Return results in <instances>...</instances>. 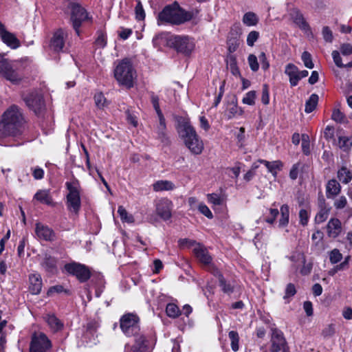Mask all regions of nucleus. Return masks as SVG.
I'll return each instance as SVG.
<instances>
[{"mask_svg": "<svg viewBox=\"0 0 352 352\" xmlns=\"http://www.w3.org/2000/svg\"><path fill=\"white\" fill-rule=\"evenodd\" d=\"M94 98L97 107L101 109L105 106L107 100L102 92L96 93Z\"/></svg>", "mask_w": 352, "mask_h": 352, "instance_id": "obj_44", "label": "nucleus"}, {"mask_svg": "<svg viewBox=\"0 0 352 352\" xmlns=\"http://www.w3.org/2000/svg\"><path fill=\"white\" fill-rule=\"evenodd\" d=\"M342 258V254L338 249H333L329 254V260L331 263L335 264L340 261Z\"/></svg>", "mask_w": 352, "mask_h": 352, "instance_id": "obj_48", "label": "nucleus"}, {"mask_svg": "<svg viewBox=\"0 0 352 352\" xmlns=\"http://www.w3.org/2000/svg\"><path fill=\"white\" fill-rule=\"evenodd\" d=\"M51 346V342L45 334H34L32 337L30 352H46Z\"/></svg>", "mask_w": 352, "mask_h": 352, "instance_id": "obj_13", "label": "nucleus"}, {"mask_svg": "<svg viewBox=\"0 0 352 352\" xmlns=\"http://www.w3.org/2000/svg\"><path fill=\"white\" fill-rule=\"evenodd\" d=\"M340 184L336 179H331L326 186V196L328 199H333L340 192Z\"/></svg>", "mask_w": 352, "mask_h": 352, "instance_id": "obj_24", "label": "nucleus"}, {"mask_svg": "<svg viewBox=\"0 0 352 352\" xmlns=\"http://www.w3.org/2000/svg\"><path fill=\"white\" fill-rule=\"evenodd\" d=\"M65 6L70 11L72 26L76 33L80 35V28L82 23L90 20L86 10L82 8L76 0H65Z\"/></svg>", "mask_w": 352, "mask_h": 352, "instance_id": "obj_6", "label": "nucleus"}, {"mask_svg": "<svg viewBox=\"0 0 352 352\" xmlns=\"http://www.w3.org/2000/svg\"><path fill=\"white\" fill-rule=\"evenodd\" d=\"M159 118V124L157 128V133L158 135V138L162 142H166L168 140L166 133V123L165 118L163 116L158 117Z\"/></svg>", "mask_w": 352, "mask_h": 352, "instance_id": "obj_30", "label": "nucleus"}, {"mask_svg": "<svg viewBox=\"0 0 352 352\" xmlns=\"http://www.w3.org/2000/svg\"><path fill=\"white\" fill-rule=\"evenodd\" d=\"M118 212L122 221L127 223H133L134 221L133 215L129 214L123 206H120L118 207Z\"/></svg>", "mask_w": 352, "mask_h": 352, "instance_id": "obj_40", "label": "nucleus"}, {"mask_svg": "<svg viewBox=\"0 0 352 352\" xmlns=\"http://www.w3.org/2000/svg\"><path fill=\"white\" fill-rule=\"evenodd\" d=\"M324 137L327 140H333L336 142L334 128L329 125L327 126L324 131Z\"/></svg>", "mask_w": 352, "mask_h": 352, "instance_id": "obj_52", "label": "nucleus"}, {"mask_svg": "<svg viewBox=\"0 0 352 352\" xmlns=\"http://www.w3.org/2000/svg\"><path fill=\"white\" fill-rule=\"evenodd\" d=\"M29 290L32 294H40L42 289V278L38 274H32L29 276Z\"/></svg>", "mask_w": 352, "mask_h": 352, "instance_id": "obj_20", "label": "nucleus"}, {"mask_svg": "<svg viewBox=\"0 0 352 352\" xmlns=\"http://www.w3.org/2000/svg\"><path fill=\"white\" fill-rule=\"evenodd\" d=\"M300 223L305 226L309 221V214L308 211L305 209H301L299 211Z\"/></svg>", "mask_w": 352, "mask_h": 352, "instance_id": "obj_55", "label": "nucleus"}, {"mask_svg": "<svg viewBox=\"0 0 352 352\" xmlns=\"http://www.w3.org/2000/svg\"><path fill=\"white\" fill-rule=\"evenodd\" d=\"M328 214V211L322 209L316 214L315 220L318 223H321L327 219Z\"/></svg>", "mask_w": 352, "mask_h": 352, "instance_id": "obj_60", "label": "nucleus"}, {"mask_svg": "<svg viewBox=\"0 0 352 352\" xmlns=\"http://www.w3.org/2000/svg\"><path fill=\"white\" fill-rule=\"evenodd\" d=\"M24 122L19 107L15 104L12 105L4 112L0 120V138L16 137L21 135Z\"/></svg>", "mask_w": 352, "mask_h": 352, "instance_id": "obj_1", "label": "nucleus"}, {"mask_svg": "<svg viewBox=\"0 0 352 352\" xmlns=\"http://www.w3.org/2000/svg\"><path fill=\"white\" fill-rule=\"evenodd\" d=\"M178 133L192 153L199 155L202 152L204 144L188 120L183 119L179 122Z\"/></svg>", "mask_w": 352, "mask_h": 352, "instance_id": "obj_3", "label": "nucleus"}, {"mask_svg": "<svg viewBox=\"0 0 352 352\" xmlns=\"http://www.w3.org/2000/svg\"><path fill=\"white\" fill-rule=\"evenodd\" d=\"M199 13L198 10L186 11L177 1L166 6L157 16L158 25H181L190 21Z\"/></svg>", "mask_w": 352, "mask_h": 352, "instance_id": "obj_2", "label": "nucleus"}, {"mask_svg": "<svg viewBox=\"0 0 352 352\" xmlns=\"http://www.w3.org/2000/svg\"><path fill=\"white\" fill-rule=\"evenodd\" d=\"M65 269L69 274L75 276L81 283L86 282L91 276L89 269L80 263H67L65 265Z\"/></svg>", "mask_w": 352, "mask_h": 352, "instance_id": "obj_11", "label": "nucleus"}, {"mask_svg": "<svg viewBox=\"0 0 352 352\" xmlns=\"http://www.w3.org/2000/svg\"><path fill=\"white\" fill-rule=\"evenodd\" d=\"M135 12L136 19H138L139 21L144 19L145 12L143 9V6L140 1L137 3V4L135 6Z\"/></svg>", "mask_w": 352, "mask_h": 352, "instance_id": "obj_50", "label": "nucleus"}, {"mask_svg": "<svg viewBox=\"0 0 352 352\" xmlns=\"http://www.w3.org/2000/svg\"><path fill=\"white\" fill-rule=\"evenodd\" d=\"M140 318L134 314H126L120 320V326L122 332L128 337L137 335L140 332Z\"/></svg>", "mask_w": 352, "mask_h": 352, "instance_id": "obj_8", "label": "nucleus"}, {"mask_svg": "<svg viewBox=\"0 0 352 352\" xmlns=\"http://www.w3.org/2000/svg\"><path fill=\"white\" fill-rule=\"evenodd\" d=\"M153 188L155 191L157 192L162 190H173L175 186L170 181L160 180L153 184Z\"/></svg>", "mask_w": 352, "mask_h": 352, "instance_id": "obj_27", "label": "nucleus"}, {"mask_svg": "<svg viewBox=\"0 0 352 352\" xmlns=\"http://www.w3.org/2000/svg\"><path fill=\"white\" fill-rule=\"evenodd\" d=\"M18 65L19 63L17 61H14L12 63L2 61L0 63V72L2 73L7 80L13 83H17L21 79V76L17 72Z\"/></svg>", "mask_w": 352, "mask_h": 352, "instance_id": "obj_12", "label": "nucleus"}, {"mask_svg": "<svg viewBox=\"0 0 352 352\" xmlns=\"http://www.w3.org/2000/svg\"><path fill=\"white\" fill-rule=\"evenodd\" d=\"M227 44H228V50L230 54H232V53L234 52L239 47V41L236 38V37L230 38H228Z\"/></svg>", "mask_w": 352, "mask_h": 352, "instance_id": "obj_46", "label": "nucleus"}, {"mask_svg": "<svg viewBox=\"0 0 352 352\" xmlns=\"http://www.w3.org/2000/svg\"><path fill=\"white\" fill-rule=\"evenodd\" d=\"M256 98V92L255 91H250L245 94L242 99L243 104L252 106L255 104V99Z\"/></svg>", "mask_w": 352, "mask_h": 352, "instance_id": "obj_41", "label": "nucleus"}, {"mask_svg": "<svg viewBox=\"0 0 352 352\" xmlns=\"http://www.w3.org/2000/svg\"><path fill=\"white\" fill-rule=\"evenodd\" d=\"M248 63H249L250 69L253 72L258 71V69L259 68V65H258L256 56L254 54H250L248 56Z\"/></svg>", "mask_w": 352, "mask_h": 352, "instance_id": "obj_51", "label": "nucleus"}, {"mask_svg": "<svg viewBox=\"0 0 352 352\" xmlns=\"http://www.w3.org/2000/svg\"><path fill=\"white\" fill-rule=\"evenodd\" d=\"M166 312L168 317L173 318L178 317L181 314L179 307L174 303H168L167 305Z\"/></svg>", "mask_w": 352, "mask_h": 352, "instance_id": "obj_37", "label": "nucleus"}, {"mask_svg": "<svg viewBox=\"0 0 352 352\" xmlns=\"http://www.w3.org/2000/svg\"><path fill=\"white\" fill-rule=\"evenodd\" d=\"M229 338L231 341V348L233 351L239 350V336L237 331H230L228 333Z\"/></svg>", "mask_w": 352, "mask_h": 352, "instance_id": "obj_38", "label": "nucleus"}, {"mask_svg": "<svg viewBox=\"0 0 352 352\" xmlns=\"http://www.w3.org/2000/svg\"><path fill=\"white\" fill-rule=\"evenodd\" d=\"M126 120L129 123L132 124L134 127L138 126L137 116L131 112L129 109L126 111Z\"/></svg>", "mask_w": 352, "mask_h": 352, "instance_id": "obj_59", "label": "nucleus"}, {"mask_svg": "<svg viewBox=\"0 0 352 352\" xmlns=\"http://www.w3.org/2000/svg\"><path fill=\"white\" fill-rule=\"evenodd\" d=\"M327 230L329 237L336 238L342 232L341 221L337 218L331 219L327 223Z\"/></svg>", "mask_w": 352, "mask_h": 352, "instance_id": "obj_19", "label": "nucleus"}, {"mask_svg": "<svg viewBox=\"0 0 352 352\" xmlns=\"http://www.w3.org/2000/svg\"><path fill=\"white\" fill-rule=\"evenodd\" d=\"M302 60L305 65V66L309 69H312L314 67V65L312 62V58L310 53L308 52H304L301 56Z\"/></svg>", "mask_w": 352, "mask_h": 352, "instance_id": "obj_47", "label": "nucleus"}, {"mask_svg": "<svg viewBox=\"0 0 352 352\" xmlns=\"http://www.w3.org/2000/svg\"><path fill=\"white\" fill-rule=\"evenodd\" d=\"M271 331L270 352H289V347L283 333L276 328Z\"/></svg>", "mask_w": 352, "mask_h": 352, "instance_id": "obj_10", "label": "nucleus"}, {"mask_svg": "<svg viewBox=\"0 0 352 352\" xmlns=\"http://www.w3.org/2000/svg\"><path fill=\"white\" fill-rule=\"evenodd\" d=\"M197 259L204 265H208L212 261V257L208 250L203 246L198 245L193 250Z\"/></svg>", "mask_w": 352, "mask_h": 352, "instance_id": "obj_23", "label": "nucleus"}, {"mask_svg": "<svg viewBox=\"0 0 352 352\" xmlns=\"http://www.w3.org/2000/svg\"><path fill=\"white\" fill-rule=\"evenodd\" d=\"M132 336L135 337V344L133 345L142 346V348L147 349L148 340L144 335L139 332L137 335H133Z\"/></svg>", "mask_w": 352, "mask_h": 352, "instance_id": "obj_42", "label": "nucleus"}, {"mask_svg": "<svg viewBox=\"0 0 352 352\" xmlns=\"http://www.w3.org/2000/svg\"><path fill=\"white\" fill-rule=\"evenodd\" d=\"M259 37V32L255 30L251 31L247 36V45L252 47Z\"/></svg>", "mask_w": 352, "mask_h": 352, "instance_id": "obj_49", "label": "nucleus"}, {"mask_svg": "<svg viewBox=\"0 0 352 352\" xmlns=\"http://www.w3.org/2000/svg\"><path fill=\"white\" fill-rule=\"evenodd\" d=\"M337 145L340 149L347 151L352 146V141L348 137L339 136Z\"/></svg>", "mask_w": 352, "mask_h": 352, "instance_id": "obj_36", "label": "nucleus"}, {"mask_svg": "<svg viewBox=\"0 0 352 352\" xmlns=\"http://www.w3.org/2000/svg\"><path fill=\"white\" fill-rule=\"evenodd\" d=\"M285 74L289 76L292 87H295L300 81L298 68L293 63H289L285 66Z\"/></svg>", "mask_w": 352, "mask_h": 352, "instance_id": "obj_21", "label": "nucleus"}, {"mask_svg": "<svg viewBox=\"0 0 352 352\" xmlns=\"http://www.w3.org/2000/svg\"><path fill=\"white\" fill-rule=\"evenodd\" d=\"M332 58L337 67L340 68L344 67V64L342 62V58L338 51L334 50L332 52Z\"/></svg>", "mask_w": 352, "mask_h": 352, "instance_id": "obj_62", "label": "nucleus"}, {"mask_svg": "<svg viewBox=\"0 0 352 352\" xmlns=\"http://www.w3.org/2000/svg\"><path fill=\"white\" fill-rule=\"evenodd\" d=\"M323 38L326 42L331 43L333 41V33L332 31L330 30V28L328 26H324L322 28V32Z\"/></svg>", "mask_w": 352, "mask_h": 352, "instance_id": "obj_56", "label": "nucleus"}, {"mask_svg": "<svg viewBox=\"0 0 352 352\" xmlns=\"http://www.w3.org/2000/svg\"><path fill=\"white\" fill-rule=\"evenodd\" d=\"M331 118L336 122L344 123L346 121L344 114L339 109H335L333 111Z\"/></svg>", "mask_w": 352, "mask_h": 352, "instance_id": "obj_43", "label": "nucleus"}, {"mask_svg": "<svg viewBox=\"0 0 352 352\" xmlns=\"http://www.w3.org/2000/svg\"><path fill=\"white\" fill-rule=\"evenodd\" d=\"M244 113L241 107H238L236 99L232 101L228 108V112L225 114L228 120H231L236 116H242Z\"/></svg>", "mask_w": 352, "mask_h": 352, "instance_id": "obj_25", "label": "nucleus"}, {"mask_svg": "<svg viewBox=\"0 0 352 352\" xmlns=\"http://www.w3.org/2000/svg\"><path fill=\"white\" fill-rule=\"evenodd\" d=\"M341 53L344 56H348L352 54V45L349 43H344L340 47Z\"/></svg>", "mask_w": 352, "mask_h": 352, "instance_id": "obj_64", "label": "nucleus"}, {"mask_svg": "<svg viewBox=\"0 0 352 352\" xmlns=\"http://www.w3.org/2000/svg\"><path fill=\"white\" fill-rule=\"evenodd\" d=\"M67 32L63 29L57 30L50 41V48L55 52H64Z\"/></svg>", "mask_w": 352, "mask_h": 352, "instance_id": "obj_14", "label": "nucleus"}, {"mask_svg": "<svg viewBox=\"0 0 352 352\" xmlns=\"http://www.w3.org/2000/svg\"><path fill=\"white\" fill-rule=\"evenodd\" d=\"M22 98L28 107L36 115L40 114L45 109L43 97L36 90H32L22 95Z\"/></svg>", "mask_w": 352, "mask_h": 352, "instance_id": "obj_9", "label": "nucleus"}, {"mask_svg": "<svg viewBox=\"0 0 352 352\" xmlns=\"http://www.w3.org/2000/svg\"><path fill=\"white\" fill-rule=\"evenodd\" d=\"M269 95H270V94H269L268 86L266 84H265L263 85L261 102L265 105L269 104V102H270Z\"/></svg>", "mask_w": 352, "mask_h": 352, "instance_id": "obj_57", "label": "nucleus"}, {"mask_svg": "<svg viewBox=\"0 0 352 352\" xmlns=\"http://www.w3.org/2000/svg\"><path fill=\"white\" fill-rule=\"evenodd\" d=\"M199 212L209 219H212L213 215L209 208L204 204H201L199 206Z\"/></svg>", "mask_w": 352, "mask_h": 352, "instance_id": "obj_63", "label": "nucleus"}, {"mask_svg": "<svg viewBox=\"0 0 352 352\" xmlns=\"http://www.w3.org/2000/svg\"><path fill=\"white\" fill-rule=\"evenodd\" d=\"M65 186L69 191L66 196L67 210L75 214H78L81 208L79 182L78 179H74L72 182H66Z\"/></svg>", "mask_w": 352, "mask_h": 352, "instance_id": "obj_7", "label": "nucleus"}, {"mask_svg": "<svg viewBox=\"0 0 352 352\" xmlns=\"http://www.w3.org/2000/svg\"><path fill=\"white\" fill-rule=\"evenodd\" d=\"M151 100L158 117L163 116L162 112L160 108L159 97L156 96L153 92L151 93Z\"/></svg>", "mask_w": 352, "mask_h": 352, "instance_id": "obj_45", "label": "nucleus"}, {"mask_svg": "<svg viewBox=\"0 0 352 352\" xmlns=\"http://www.w3.org/2000/svg\"><path fill=\"white\" fill-rule=\"evenodd\" d=\"M219 280V285L221 287V290L226 294H231L234 292V285L230 281H228L223 277L222 274H217Z\"/></svg>", "mask_w": 352, "mask_h": 352, "instance_id": "obj_26", "label": "nucleus"}, {"mask_svg": "<svg viewBox=\"0 0 352 352\" xmlns=\"http://www.w3.org/2000/svg\"><path fill=\"white\" fill-rule=\"evenodd\" d=\"M242 21L247 26H254L258 23V18L254 12H248L243 15Z\"/></svg>", "mask_w": 352, "mask_h": 352, "instance_id": "obj_34", "label": "nucleus"}, {"mask_svg": "<svg viewBox=\"0 0 352 352\" xmlns=\"http://www.w3.org/2000/svg\"><path fill=\"white\" fill-rule=\"evenodd\" d=\"M34 198L41 203L47 205L52 204V199L50 195V191L47 190H39L34 196Z\"/></svg>", "mask_w": 352, "mask_h": 352, "instance_id": "obj_29", "label": "nucleus"}, {"mask_svg": "<svg viewBox=\"0 0 352 352\" xmlns=\"http://www.w3.org/2000/svg\"><path fill=\"white\" fill-rule=\"evenodd\" d=\"M338 178L343 184H348L352 179V173L345 166H342L338 171Z\"/></svg>", "mask_w": 352, "mask_h": 352, "instance_id": "obj_32", "label": "nucleus"}, {"mask_svg": "<svg viewBox=\"0 0 352 352\" xmlns=\"http://www.w3.org/2000/svg\"><path fill=\"white\" fill-rule=\"evenodd\" d=\"M296 294V287L293 283H288L285 290V295L283 299L285 302L288 303L290 302V298Z\"/></svg>", "mask_w": 352, "mask_h": 352, "instance_id": "obj_39", "label": "nucleus"}, {"mask_svg": "<svg viewBox=\"0 0 352 352\" xmlns=\"http://www.w3.org/2000/svg\"><path fill=\"white\" fill-rule=\"evenodd\" d=\"M65 292L66 294H69V291L64 289L63 286L60 285H57L51 287L47 291V295L51 296L54 293H61Z\"/></svg>", "mask_w": 352, "mask_h": 352, "instance_id": "obj_53", "label": "nucleus"}, {"mask_svg": "<svg viewBox=\"0 0 352 352\" xmlns=\"http://www.w3.org/2000/svg\"><path fill=\"white\" fill-rule=\"evenodd\" d=\"M347 204L346 198L344 196H341L334 201V207L336 209H342Z\"/></svg>", "mask_w": 352, "mask_h": 352, "instance_id": "obj_61", "label": "nucleus"}, {"mask_svg": "<svg viewBox=\"0 0 352 352\" xmlns=\"http://www.w3.org/2000/svg\"><path fill=\"white\" fill-rule=\"evenodd\" d=\"M208 199L210 203H212L215 206H220L222 204L223 202L221 197L215 193L208 194Z\"/></svg>", "mask_w": 352, "mask_h": 352, "instance_id": "obj_54", "label": "nucleus"}, {"mask_svg": "<svg viewBox=\"0 0 352 352\" xmlns=\"http://www.w3.org/2000/svg\"><path fill=\"white\" fill-rule=\"evenodd\" d=\"M35 233L38 239L46 241H53L56 239L54 231L47 226L41 223H36Z\"/></svg>", "mask_w": 352, "mask_h": 352, "instance_id": "obj_16", "label": "nucleus"}, {"mask_svg": "<svg viewBox=\"0 0 352 352\" xmlns=\"http://www.w3.org/2000/svg\"><path fill=\"white\" fill-rule=\"evenodd\" d=\"M46 321L50 329L54 332H57L61 330L63 327V322L54 315H48L47 316Z\"/></svg>", "mask_w": 352, "mask_h": 352, "instance_id": "obj_28", "label": "nucleus"}, {"mask_svg": "<svg viewBox=\"0 0 352 352\" xmlns=\"http://www.w3.org/2000/svg\"><path fill=\"white\" fill-rule=\"evenodd\" d=\"M57 259L45 253L43 255L42 261L40 263L42 268L48 273L54 274L57 271Z\"/></svg>", "mask_w": 352, "mask_h": 352, "instance_id": "obj_18", "label": "nucleus"}, {"mask_svg": "<svg viewBox=\"0 0 352 352\" xmlns=\"http://www.w3.org/2000/svg\"><path fill=\"white\" fill-rule=\"evenodd\" d=\"M136 72L131 59L128 58L120 60L114 69V77L120 85L130 89L134 85Z\"/></svg>", "mask_w": 352, "mask_h": 352, "instance_id": "obj_5", "label": "nucleus"}, {"mask_svg": "<svg viewBox=\"0 0 352 352\" xmlns=\"http://www.w3.org/2000/svg\"><path fill=\"white\" fill-rule=\"evenodd\" d=\"M0 37L2 41L12 49H16L20 46V41L16 36L8 32L4 25L0 21Z\"/></svg>", "mask_w": 352, "mask_h": 352, "instance_id": "obj_15", "label": "nucleus"}, {"mask_svg": "<svg viewBox=\"0 0 352 352\" xmlns=\"http://www.w3.org/2000/svg\"><path fill=\"white\" fill-rule=\"evenodd\" d=\"M160 40H165L167 45L184 55H189L195 48L193 40L188 36L168 35L162 33L153 38L154 45H159Z\"/></svg>", "mask_w": 352, "mask_h": 352, "instance_id": "obj_4", "label": "nucleus"}, {"mask_svg": "<svg viewBox=\"0 0 352 352\" xmlns=\"http://www.w3.org/2000/svg\"><path fill=\"white\" fill-rule=\"evenodd\" d=\"M318 102V96L313 94L306 101L305 111L307 113H311L316 108Z\"/></svg>", "mask_w": 352, "mask_h": 352, "instance_id": "obj_35", "label": "nucleus"}, {"mask_svg": "<svg viewBox=\"0 0 352 352\" xmlns=\"http://www.w3.org/2000/svg\"><path fill=\"white\" fill-rule=\"evenodd\" d=\"M291 16L293 21L302 30L308 31L310 30V27L308 23L305 19L302 14L300 10L294 8L291 12Z\"/></svg>", "mask_w": 352, "mask_h": 352, "instance_id": "obj_22", "label": "nucleus"}, {"mask_svg": "<svg viewBox=\"0 0 352 352\" xmlns=\"http://www.w3.org/2000/svg\"><path fill=\"white\" fill-rule=\"evenodd\" d=\"M302 148L304 154L308 155L310 153L309 141L307 135H302Z\"/></svg>", "mask_w": 352, "mask_h": 352, "instance_id": "obj_58", "label": "nucleus"}, {"mask_svg": "<svg viewBox=\"0 0 352 352\" xmlns=\"http://www.w3.org/2000/svg\"><path fill=\"white\" fill-rule=\"evenodd\" d=\"M172 202L168 199L160 200L156 206L157 214L164 220H168L171 217Z\"/></svg>", "mask_w": 352, "mask_h": 352, "instance_id": "obj_17", "label": "nucleus"}, {"mask_svg": "<svg viewBox=\"0 0 352 352\" xmlns=\"http://www.w3.org/2000/svg\"><path fill=\"white\" fill-rule=\"evenodd\" d=\"M280 218L279 219V227H285L289 223V208L287 204H283L280 209Z\"/></svg>", "mask_w": 352, "mask_h": 352, "instance_id": "obj_31", "label": "nucleus"}, {"mask_svg": "<svg viewBox=\"0 0 352 352\" xmlns=\"http://www.w3.org/2000/svg\"><path fill=\"white\" fill-rule=\"evenodd\" d=\"M258 162L263 164L267 167L268 171L274 175H276V170H280L282 167V163L280 161H274L270 162L265 160H259Z\"/></svg>", "mask_w": 352, "mask_h": 352, "instance_id": "obj_33", "label": "nucleus"}]
</instances>
